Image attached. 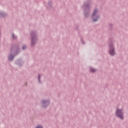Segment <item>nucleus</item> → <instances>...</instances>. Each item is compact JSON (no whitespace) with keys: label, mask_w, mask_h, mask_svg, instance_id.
<instances>
[{"label":"nucleus","mask_w":128,"mask_h":128,"mask_svg":"<svg viewBox=\"0 0 128 128\" xmlns=\"http://www.w3.org/2000/svg\"><path fill=\"white\" fill-rule=\"evenodd\" d=\"M12 59H13V56L12 55H10V56H9V60H12Z\"/></svg>","instance_id":"20e7f679"},{"label":"nucleus","mask_w":128,"mask_h":128,"mask_svg":"<svg viewBox=\"0 0 128 128\" xmlns=\"http://www.w3.org/2000/svg\"><path fill=\"white\" fill-rule=\"evenodd\" d=\"M40 76H38V80H40Z\"/></svg>","instance_id":"1a4fd4ad"},{"label":"nucleus","mask_w":128,"mask_h":128,"mask_svg":"<svg viewBox=\"0 0 128 128\" xmlns=\"http://www.w3.org/2000/svg\"><path fill=\"white\" fill-rule=\"evenodd\" d=\"M90 70L92 72H96V70L93 68H90Z\"/></svg>","instance_id":"39448f33"},{"label":"nucleus","mask_w":128,"mask_h":128,"mask_svg":"<svg viewBox=\"0 0 128 128\" xmlns=\"http://www.w3.org/2000/svg\"><path fill=\"white\" fill-rule=\"evenodd\" d=\"M26 48V46H23V48H22L23 50H24Z\"/></svg>","instance_id":"6e6552de"},{"label":"nucleus","mask_w":128,"mask_h":128,"mask_svg":"<svg viewBox=\"0 0 128 128\" xmlns=\"http://www.w3.org/2000/svg\"><path fill=\"white\" fill-rule=\"evenodd\" d=\"M46 103H47L46 102V101H42V105H44V104H46Z\"/></svg>","instance_id":"423d86ee"},{"label":"nucleus","mask_w":128,"mask_h":128,"mask_svg":"<svg viewBox=\"0 0 128 128\" xmlns=\"http://www.w3.org/2000/svg\"><path fill=\"white\" fill-rule=\"evenodd\" d=\"M12 36H13V38H14V34L12 35Z\"/></svg>","instance_id":"9d476101"},{"label":"nucleus","mask_w":128,"mask_h":128,"mask_svg":"<svg viewBox=\"0 0 128 128\" xmlns=\"http://www.w3.org/2000/svg\"><path fill=\"white\" fill-rule=\"evenodd\" d=\"M110 53L111 56H114L115 54L114 50V47L112 44L110 45Z\"/></svg>","instance_id":"7ed1b4c3"},{"label":"nucleus","mask_w":128,"mask_h":128,"mask_svg":"<svg viewBox=\"0 0 128 128\" xmlns=\"http://www.w3.org/2000/svg\"><path fill=\"white\" fill-rule=\"evenodd\" d=\"M97 12L98 11L96 10H95L93 14H92V18H93V20L94 22H96L98 18V16H96ZM96 18V20L95 19Z\"/></svg>","instance_id":"f03ea898"},{"label":"nucleus","mask_w":128,"mask_h":128,"mask_svg":"<svg viewBox=\"0 0 128 128\" xmlns=\"http://www.w3.org/2000/svg\"><path fill=\"white\" fill-rule=\"evenodd\" d=\"M36 128H42L41 126H38Z\"/></svg>","instance_id":"0eeeda50"},{"label":"nucleus","mask_w":128,"mask_h":128,"mask_svg":"<svg viewBox=\"0 0 128 128\" xmlns=\"http://www.w3.org/2000/svg\"><path fill=\"white\" fill-rule=\"evenodd\" d=\"M116 114L118 116V117L120 118H121L122 120L123 119L124 116L122 110L117 109L116 112Z\"/></svg>","instance_id":"f257e3e1"}]
</instances>
